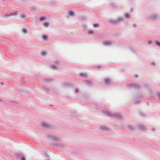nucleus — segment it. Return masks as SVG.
<instances>
[{
  "label": "nucleus",
  "instance_id": "nucleus-1",
  "mask_svg": "<svg viewBox=\"0 0 160 160\" xmlns=\"http://www.w3.org/2000/svg\"><path fill=\"white\" fill-rule=\"evenodd\" d=\"M102 112L110 117H115L118 118H122L121 115L118 113H112L107 111H103Z\"/></svg>",
  "mask_w": 160,
  "mask_h": 160
},
{
  "label": "nucleus",
  "instance_id": "nucleus-2",
  "mask_svg": "<svg viewBox=\"0 0 160 160\" xmlns=\"http://www.w3.org/2000/svg\"><path fill=\"white\" fill-rule=\"evenodd\" d=\"M46 137L48 139L53 141H59L60 140V138H59L50 134H48L47 135Z\"/></svg>",
  "mask_w": 160,
  "mask_h": 160
},
{
  "label": "nucleus",
  "instance_id": "nucleus-3",
  "mask_svg": "<svg viewBox=\"0 0 160 160\" xmlns=\"http://www.w3.org/2000/svg\"><path fill=\"white\" fill-rule=\"evenodd\" d=\"M158 16L157 13H153L148 16V18L149 19L156 20L158 18Z\"/></svg>",
  "mask_w": 160,
  "mask_h": 160
},
{
  "label": "nucleus",
  "instance_id": "nucleus-4",
  "mask_svg": "<svg viewBox=\"0 0 160 160\" xmlns=\"http://www.w3.org/2000/svg\"><path fill=\"white\" fill-rule=\"evenodd\" d=\"M123 20L122 18L119 17L116 20H111L110 22L114 24H117Z\"/></svg>",
  "mask_w": 160,
  "mask_h": 160
},
{
  "label": "nucleus",
  "instance_id": "nucleus-5",
  "mask_svg": "<svg viewBox=\"0 0 160 160\" xmlns=\"http://www.w3.org/2000/svg\"><path fill=\"white\" fill-rule=\"evenodd\" d=\"M18 159L21 160H26V158L24 155L22 153H18L16 155Z\"/></svg>",
  "mask_w": 160,
  "mask_h": 160
},
{
  "label": "nucleus",
  "instance_id": "nucleus-6",
  "mask_svg": "<svg viewBox=\"0 0 160 160\" xmlns=\"http://www.w3.org/2000/svg\"><path fill=\"white\" fill-rule=\"evenodd\" d=\"M128 86L131 87V88H134L135 89H138L140 88L139 85L136 84H128Z\"/></svg>",
  "mask_w": 160,
  "mask_h": 160
},
{
  "label": "nucleus",
  "instance_id": "nucleus-7",
  "mask_svg": "<svg viewBox=\"0 0 160 160\" xmlns=\"http://www.w3.org/2000/svg\"><path fill=\"white\" fill-rule=\"evenodd\" d=\"M18 14V12H17L11 13H7L5 14V17H10L12 16H16Z\"/></svg>",
  "mask_w": 160,
  "mask_h": 160
},
{
  "label": "nucleus",
  "instance_id": "nucleus-8",
  "mask_svg": "<svg viewBox=\"0 0 160 160\" xmlns=\"http://www.w3.org/2000/svg\"><path fill=\"white\" fill-rule=\"evenodd\" d=\"M42 126L44 128H50V125L48 123L46 122H42Z\"/></svg>",
  "mask_w": 160,
  "mask_h": 160
},
{
  "label": "nucleus",
  "instance_id": "nucleus-9",
  "mask_svg": "<svg viewBox=\"0 0 160 160\" xmlns=\"http://www.w3.org/2000/svg\"><path fill=\"white\" fill-rule=\"evenodd\" d=\"M104 45L105 46H109L112 44V42L109 41H104L103 42Z\"/></svg>",
  "mask_w": 160,
  "mask_h": 160
},
{
  "label": "nucleus",
  "instance_id": "nucleus-10",
  "mask_svg": "<svg viewBox=\"0 0 160 160\" xmlns=\"http://www.w3.org/2000/svg\"><path fill=\"white\" fill-rule=\"evenodd\" d=\"M104 82L107 85H109L111 84L112 80L109 78H106L104 79Z\"/></svg>",
  "mask_w": 160,
  "mask_h": 160
},
{
  "label": "nucleus",
  "instance_id": "nucleus-11",
  "mask_svg": "<svg viewBox=\"0 0 160 160\" xmlns=\"http://www.w3.org/2000/svg\"><path fill=\"white\" fill-rule=\"evenodd\" d=\"M84 82L86 84L89 86H91L92 85V82L89 80H85L84 81Z\"/></svg>",
  "mask_w": 160,
  "mask_h": 160
},
{
  "label": "nucleus",
  "instance_id": "nucleus-12",
  "mask_svg": "<svg viewBox=\"0 0 160 160\" xmlns=\"http://www.w3.org/2000/svg\"><path fill=\"white\" fill-rule=\"evenodd\" d=\"M20 18L24 20H26L28 18L27 16L24 13H22L20 15Z\"/></svg>",
  "mask_w": 160,
  "mask_h": 160
},
{
  "label": "nucleus",
  "instance_id": "nucleus-13",
  "mask_svg": "<svg viewBox=\"0 0 160 160\" xmlns=\"http://www.w3.org/2000/svg\"><path fill=\"white\" fill-rule=\"evenodd\" d=\"M100 129L103 131H108L109 129L108 127L106 126H101L100 127Z\"/></svg>",
  "mask_w": 160,
  "mask_h": 160
},
{
  "label": "nucleus",
  "instance_id": "nucleus-14",
  "mask_svg": "<svg viewBox=\"0 0 160 160\" xmlns=\"http://www.w3.org/2000/svg\"><path fill=\"white\" fill-rule=\"evenodd\" d=\"M138 129L141 130H146L145 127L142 125H139L138 126Z\"/></svg>",
  "mask_w": 160,
  "mask_h": 160
},
{
  "label": "nucleus",
  "instance_id": "nucleus-15",
  "mask_svg": "<svg viewBox=\"0 0 160 160\" xmlns=\"http://www.w3.org/2000/svg\"><path fill=\"white\" fill-rule=\"evenodd\" d=\"M69 14L71 16H74L75 15V13L73 11H70L69 12Z\"/></svg>",
  "mask_w": 160,
  "mask_h": 160
},
{
  "label": "nucleus",
  "instance_id": "nucleus-16",
  "mask_svg": "<svg viewBox=\"0 0 160 160\" xmlns=\"http://www.w3.org/2000/svg\"><path fill=\"white\" fill-rule=\"evenodd\" d=\"M79 75L80 76L83 77L85 78H86L87 77V75L86 73H81L79 74Z\"/></svg>",
  "mask_w": 160,
  "mask_h": 160
},
{
  "label": "nucleus",
  "instance_id": "nucleus-17",
  "mask_svg": "<svg viewBox=\"0 0 160 160\" xmlns=\"http://www.w3.org/2000/svg\"><path fill=\"white\" fill-rule=\"evenodd\" d=\"M124 16L125 18H131L130 15L128 13H126L124 14Z\"/></svg>",
  "mask_w": 160,
  "mask_h": 160
},
{
  "label": "nucleus",
  "instance_id": "nucleus-18",
  "mask_svg": "<svg viewBox=\"0 0 160 160\" xmlns=\"http://www.w3.org/2000/svg\"><path fill=\"white\" fill-rule=\"evenodd\" d=\"M42 38L44 40H47L48 39V36L45 35H44L42 36Z\"/></svg>",
  "mask_w": 160,
  "mask_h": 160
},
{
  "label": "nucleus",
  "instance_id": "nucleus-19",
  "mask_svg": "<svg viewBox=\"0 0 160 160\" xmlns=\"http://www.w3.org/2000/svg\"><path fill=\"white\" fill-rule=\"evenodd\" d=\"M50 68L56 70L57 69V67L55 65H51L50 66Z\"/></svg>",
  "mask_w": 160,
  "mask_h": 160
},
{
  "label": "nucleus",
  "instance_id": "nucleus-20",
  "mask_svg": "<svg viewBox=\"0 0 160 160\" xmlns=\"http://www.w3.org/2000/svg\"><path fill=\"white\" fill-rule=\"evenodd\" d=\"M41 54L42 55L45 56L46 55L47 53L45 51H42V52Z\"/></svg>",
  "mask_w": 160,
  "mask_h": 160
},
{
  "label": "nucleus",
  "instance_id": "nucleus-21",
  "mask_svg": "<svg viewBox=\"0 0 160 160\" xmlns=\"http://www.w3.org/2000/svg\"><path fill=\"white\" fill-rule=\"evenodd\" d=\"M155 44L158 46L160 47V42L158 41H155Z\"/></svg>",
  "mask_w": 160,
  "mask_h": 160
},
{
  "label": "nucleus",
  "instance_id": "nucleus-22",
  "mask_svg": "<svg viewBox=\"0 0 160 160\" xmlns=\"http://www.w3.org/2000/svg\"><path fill=\"white\" fill-rule=\"evenodd\" d=\"M43 25L46 27H48L49 25V23L48 22H45L43 23Z\"/></svg>",
  "mask_w": 160,
  "mask_h": 160
},
{
  "label": "nucleus",
  "instance_id": "nucleus-23",
  "mask_svg": "<svg viewBox=\"0 0 160 160\" xmlns=\"http://www.w3.org/2000/svg\"><path fill=\"white\" fill-rule=\"evenodd\" d=\"M128 128L130 130H132L133 129H134L133 127V126H132V125L129 126L128 127Z\"/></svg>",
  "mask_w": 160,
  "mask_h": 160
},
{
  "label": "nucleus",
  "instance_id": "nucleus-24",
  "mask_svg": "<svg viewBox=\"0 0 160 160\" xmlns=\"http://www.w3.org/2000/svg\"><path fill=\"white\" fill-rule=\"evenodd\" d=\"M99 26V24L97 23H95L93 24V27L94 28H97Z\"/></svg>",
  "mask_w": 160,
  "mask_h": 160
},
{
  "label": "nucleus",
  "instance_id": "nucleus-25",
  "mask_svg": "<svg viewBox=\"0 0 160 160\" xmlns=\"http://www.w3.org/2000/svg\"><path fill=\"white\" fill-rule=\"evenodd\" d=\"M46 18L44 17H41L39 18V20L40 21H42L45 19Z\"/></svg>",
  "mask_w": 160,
  "mask_h": 160
},
{
  "label": "nucleus",
  "instance_id": "nucleus-26",
  "mask_svg": "<svg viewBox=\"0 0 160 160\" xmlns=\"http://www.w3.org/2000/svg\"><path fill=\"white\" fill-rule=\"evenodd\" d=\"M45 155L46 157L47 158V159L49 160V159H50L49 156V155L47 153H45Z\"/></svg>",
  "mask_w": 160,
  "mask_h": 160
},
{
  "label": "nucleus",
  "instance_id": "nucleus-27",
  "mask_svg": "<svg viewBox=\"0 0 160 160\" xmlns=\"http://www.w3.org/2000/svg\"><path fill=\"white\" fill-rule=\"evenodd\" d=\"M22 32L25 33H26L27 32V30L25 28H23L22 30Z\"/></svg>",
  "mask_w": 160,
  "mask_h": 160
},
{
  "label": "nucleus",
  "instance_id": "nucleus-28",
  "mask_svg": "<svg viewBox=\"0 0 160 160\" xmlns=\"http://www.w3.org/2000/svg\"><path fill=\"white\" fill-rule=\"evenodd\" d=\"M51 79H46L44 80V81L46 82H49L51 81Z\"/></svg>",
  "mask_w": 160,
  "mask_h": 160
},
{
  "label": "nucleus",
  "instance_id": "nucleus-29",
  "mask_svg": "<svg viewBox=\"0 0 160 160\" xmlns=\"http://www.w3.org/2000/svg\"><path fill=\"white\" fill-rule=\"evenodd\" d=\"M93 33V31L92 30H90L89 31V34H92Z\"/></svg>",
  "mask_w": 160,
  "mask_h": 160
},
{
  "label": "nucleus",
  "instance_id": "nucleus-30",
  "mask_svg": "<svg viewBox=\"0 0 160 160\" xmlns=\"http://www.w3.org/2000/svg\"><path fill=\"white\" fill-rule=\"evenodd\" d=\"M55 63L56 64H60V62L58 61H55Z\"/></svg>",
  "mask_w": 160,
  "mask_h": 160
},
{
  "label": "nucleus",
  "instance_id": "nucleus-31",
  "mask_svg": "<svg viewBox=\"0 0 160 160\" xmlns=\"http://www.w3.org/2000/svg\"><path fill=\"white\" fill-rule=\"evenodd\" d=\"M159 98V99L160 100V93L159 92L157 94Z\"/></svg>",
  "mask_w": 160,
  "mask_h": 160
},
{
  "label": "nucleus",
  "instance_id": "nucleus-32",
  "mask_svg": "<svg viewBox=\"0 0 160 160\" xmlns=\"http://www.w3.org/2000/svg\"><path fill=\"white\" fill-rule=\"evenodd\" d=\"M148 44H151L152 43V41H149L148 42Z\"/></svg>",
  "mask_w": 160,
  "mask_h": 160
},
{
  "label": "nucleus",
  "instance_id": "nucleus-33",
  "mask_svg": "<svg viewBox=\"0 0 160 160\" xmlns=\"http://www.w3.org/2000/svg\"><path fill=\"white\" fill-rule=\"evenodd\" d=\"M151 64L152 66H154L155 65V63L153 62H151Z\"/></svg>",
  "mask_w": 160,
  "mask_h": 160
},
{
  "label": "nucleus",
  "instance_id": "nucleus-34",
  "mask_svg": "<svg viewBox=\"0 0 160 160\" xmlns=\"http://www.w3.org/2000/svg\"><path fill=\"white\" fill-rule=\"evenodd\" d=\"M79 91V90L78 89H76V90H75V92L76 93H77Z\"/></svg>",
  "mask_w": 160,
  "mask_h": 160
},
{
  "label": "nucleus",
  "instance_id": "nucleus-35",
  "mask_svg": "<svg viewBox=\"0 0 160 160\" xmlns=\"http://www.w3.org/2000/svg\"><path fill=\"white\" fill-rule=\"evenodd\" d=\"M134 102H139V100H137V99H136L135 100Z\"/></svg>",
  "mask_w": 160,
  "mask_h": 160
},
{
  "label": "nucleus",
  "instance_id": "nucleus-36",
  "mask_svg": "<svg viewBox=\"0 0 160 160\" xmlns=\"http://www.w3.org/2000/svg\"><path fill=\"white\" fill-rule=\"evenodd\" d=\"M135 78H138V75L137 74H135Z\"/></svg>",
  "mask_w": 160,
  "mask_h": 160
},
{
  "label": "nucleus",
  "instance_id": "nucleus-37",
  "mask_svg": "<svg viewBox=\"0 0 160 160\" xmlns=\"http://www.w3.org/2000/svg\"><path fill=\"white\" fill-rule=\"evenodd\" d=\"M133 27H135L136 26V24L134 23L133 24Z\"/></svg>",
  "mask_w": 160,
  "mask_h": 160
},
{
  "label": "nucleus",
  "instance_id": "nucleus-38",
  "mask_svg": "<svg viewBox=\"0 0 160 160\" xmlns=\"http://www.w3.org/2000/svg\"><path fill=\"white\" fill-rule=\"evenodd\" d=\"M152 131H155V128H152Z\"/></svg>",
  "mask_w": 160,
  "mask_h": 160
},
{
  "label": "nucleus",
  "instance_id": "nucleus-39",
  "mask_svg": "<svg viewBox=\"0 0 160 160\" xmlns=\"http://www.w3.org/2000/svg\"><path fill=\"white\" fill-rule=\"evenodd\" d=\"M56 146L58 147H62V146H61L60 145H56Z\"/></svg>",
  "mask_w": 160,
  "mask_h": 160
},
{
  "label": "nucleus",
  "instance_id": "nucleus-40",
  "mask_svg": "<svg viewBox=\"0 0 160 160\" xmlns=\"http://www.w3.org/2000/svg\"><path fill=\"white\" fill-rule=\"evenodd\" d=\"M0 84L1 85H3L4 84V83H3V82H1V83H0Z\"/></svg>",
  "mask_w": 160,
  "mask_h": 160
},
{
  "label": "nucleus",
  "instance_id": "nucleus-41",
  "mask_svg": "<svg viewBox=\"0 0 160 160\" xmlns=\"http://www.w3.org/2000/svg\"><path fill=\"white\" fill-rule=\"evenodd\" d=\"M130 11H131V12H132V11H133V9H132V8L131 9H130Z\"/></svg>",
  "mask_w": 160,
  "mask_h": 160
}]
</instances>
